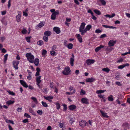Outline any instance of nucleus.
Masks as SVG:
<instances>
[{"mask_svg": "<svg viewBox=\"0 0 130 130\" xmlns=\"http://www.w3.org/2000/svg\"><path fill=\"white\" fill-rule=\"evenodd\" d=\"M102 32V31L100 30L99 29H98L95 30V32L97 33H100Z\"/></svg>", "mask_w": 130, "mask_h": 130, "instance_id": "55", "label": "nucleus"}, {"mask_svg": "<svg viewBox=\"0 0 130 130\" xmlns=\"http://www.w3.org/2000/svg\"><path fill=\"white\" fill-rule=\"evenodd\" d=\"M37 43L38 45H40V46H41L43 44V41L41 40H40L39 41H38L37 42Z\"/></svg>", "mask_w": 130, "mask_h": 130, "instance_id": "37", "label": "nucleus"}, {"mask_svg": "<svg viewBox=\"0 0 130 130\" xmlns=\"http://www.w3.org/2000/svg\"><path fill=\"white\" fill-rule=\"evenodd\" d=\"M21 15L18 14V15L16 16L17 21L18 22H19L21 21L20 19Z\"/></svg>", "mask_w": 130, "mask_h": 130, "instance_id": "24", "label": "nucleus"}, {"mask_svg": "<svg viewBox=\"0 0 130 130\" xmlns=\"http://www.w3.org/2000/svg\"><path fill=\"white\" fill-rule=\"evenodd\" d=\"M85 25V23L84 22L81 23V25L79 29V31H81V30L84 29Z\"/></svg>", "mask_w": 130, "mask_h": 130, "instance_id": "15", "label": "nucleus"}, {"mask_svg": "<svg viewBox=\"0 0 130 130\" xmlns=\"http://www.w3.org/2000/svg\"><path fill=\"white\" fill-rule=\"evenodd\" d=\"M94 11L95 13L98 15H100L101 14V13L98 10L96 9L94 10Z\"/></svg>", "mask_w": 130, "mask_h": 130, "instance_id": "35", "label": "nucleus"}, {"mask_svg": "<svg viewBox=\"0 0 130 130\" xmlns=\"http://www.w3.org/2000/svg\"><path fill=\"white\" fill-rule=\"evenodd\" d=\"M56 106L57 109H59L60 108V104L57 102L55 104Z\"/></svg>", "mask_w": 130, "mask_h": 130, "instance_id": "43", "label": "nucleus"}, {"mask_svg": "<svg viewBox=\"0 0 130 130\" xmlns=\"http://www.w3.org/2000/svg\"><path fill=\"white\" fill-rule=\"evenodd\" d=\"M103 71L108 73L110 71V69L108 68H104L102 69Z\"/></svg>", "mask_w": 130, "mask_h": 130, "instance_id": "30", "label": "nucleus"}, {"mask_svg": "<svg viewBox=\"0 0 130 130\" xmlns=\"http://www.w3.org/2000/svg\"><path fill=\"white\" fill-rule=\"evenodd\" d=\"M72 57L70 58V63L71 66H72L74 65V56L73 54H72Z\"/></svg>", "mask_w": 130, "mask_h": 130, "instance_id": "5", "label": "nucleus"}, {"mask_svg": "<svg viewBox=\"0 0 130 130\" xmlns=\"http://www.w3.org/2000/svg\"><path fill=\"white\" fill-rule=\"evenodd\" d=\"M63 124L62 123H60L59 124V126L60 128H62L63 127Z\"/></svg>", "mask_w": 130, "mask_h": 130, "instance_id": "62", "label": "nucleus"}, {"mask_svg": "<svg viewBox=\"0 0 130 130\" xmlns=\"http://www.w3.org/2000/svg\"><path fill=\"white\" fill-rule=\"evenodd\" d=\"M117 41L113 40H110L109 42L108 43V45L110 46H113L114 45V44Z\"/></svg>", "mask_w": 130, "mask_h": 130, "instance_id": "3", "label": "nucleus"}, {"mask_svg": "<svg viewBox=\"0 0 130 130\" xmlns=\"http://www.w3.org/2000/svg\"><path fill=\"white\" fill-rule=\"evenodd\" d=\"M105 91H106V90H98L96 91V93L98 94L100 93H103Z\"/></svg>", "mask_w": 130, "mask_h": 130, "instance_id": "33", "label": "nucleus"}, {"mask_svg": "<svg viewBox=\"0 0 130 130\" xmlns=\"http://www.w3.org/2000/svg\"><path fill=\"white\" fill-rule=\"evenodd\" d=\"M79 125L82 127H84L86 125V122L85 121L81 120L79 122Z\"/></svg>", "mask_w": 130, "mask_h": 130, "instance_id": "10", "label": "nucleus"}, {"mask_svg": "<svg viewBox=\"0 0 130 130\" xmlns=\"http://www.w3.org/2000/svg\"><path fill=\"white\" fill-rule=\"evenodd\" d=\"M22 122L24 123H26L27 122H28V119H26L23 120Z\"/></svg>", "mask_w": 130, "mask_h": 130, "instance_id": "57", "label": "nucleus"}, {"mask_svg": "<svg viewBox=\"0 0 130 130\" xmlns=\"http://www.w3.org/2000/svg\"><path fill=\"white\" fill-rule=\"evenodd\" d=\"M20 82L21 84L24 87L27 88L28 86L26 83L23 80H20Z\"/></svg>", "mask_w": 130, "mask_h": 130, "instance_id": "9", "label": "nucleus"}, {"mask_svg": "<svg viewBox=\"0 0 130 130\" xmlns=\"http://www.w3.org/2000/svg\"><path fill=\"white\" fill-rule=\"evenodd\" d=\"M70 71L69 67H67L65 68L64 70L63 71L62 73L65 75H68L69 74Z\"/></svg>", "mask_w": 130, "mask_h": 130, "instance_id": "2", "label": "nucleus"}, {"mask_svg": "<svg viewBox=\"0 0 130 130\" xmlns=\"http://www.w3.org/2000/svg\"><path fill=\"white\" fill-rule=\"evenodd\" d=\"M123 126L124 127L127 128H128L129 127V125L128 123H125L123 124Z\"/></svg>", "mask_w": 130, "mask_h": 130, "instance_id": "26", "label": "nucleus"}, {"mask_svg": "<svg viewBox=\"0 0 130 130\" xmlns=\"http://www.w3.org/2000/svg\"><path fill=\"white\" fill-rule=\"evenodd\" d=\"M7 92H8L9 94L10 95H15V93L12 91H8Z\"/></svg>", "mask_w": 130, "mask_h": 130, "instance_id": "49", "label": "nucleus"}, {"mask_svg": "<svg viewBox=\"0 0 130 130\" xmlns=\"http://www.w3.org/2000/svg\"><path fill=\"white\" fill-rule=\"evenodd\" d=\"M51 32L50 31H45L44 33L45 36H50L51 35Z\"/></svg>", "mask_w": 130, "mask_h": 130, "instance_id": "17", "label": "nucleus"}, {"mask_svg": "<svg viewBox=\"0 0 130 130\" xmlns=\"http://www.w3.org/2000/svg\"><path fill=\"white\" fill-rule=\"evenodd\" d=\"M63 110L64 111H65L67 109V105L65 104H63Z\"/></svg>", "mask_w": 130, "mask_h": 130, "instance_id": "44", "label": "nucleus"}, {"mask_svg": "<svg viewBox=\"0 0 130 130\" xmlns=\"http://www.w3.org/2000/svg\"><path fill=\"white\" fill-rule=\"evenodd\" d=\"M116 85H117L119 86H122V84H121L119 82H116Z\"/></svg>", "mask_w": 130, "mask_h": 130, "instance_id": "56", "label": "nucleus"}, {"mask_svg": "<svg viewBox=\"0 0 130 130\" xmlns=\"http://www.w3.org/2000/svg\"><path fill=\"white\" fill-rule=\"evenodd\" d=\"M87 30V29L85 28V29H83L81 30V31H79L80 32H81V35H84V34L86 33V31Z\"/></svg>", "mask_w": 130, "mask_h": 130, "instance_id": "25", "label": "nucleus"}, {"mask_svg": "<svg viewBox=\"0 0 130 130\" xmlns=\"http://www.w3.org/2000/svg\"><path fill=\"white\" fill-rule=\"evenodd\" d=\"M41 103L42 105L43 106L46 107H48V105L46 103L42 101L41 102Z\"/></svg>", "mask_w": 130, "mask_h": 130, "instance_id": "41", "label": "nucleus"}, {"mask_svg": "<svg viewBox=\"0 0 130 130\" xmlns=\"http://www.w3.org/2000/svg\"><path fill=\"white\" fill-rule=\"evenodd\" d=\"M56 18V15L54 13H53L51 15V19L53 20L55 19Z\"/></svg>", "mask_w": 130, "mask_h": 130, "instance_id": "34", "label": "nucleus"}, {"mask_svg": "<svg viewBox=\"0 0 130 130\" xmlns=\"http://www.w3.org/2000/svg\"><path fill=\"white\" fill-rule=\"evenodd\" d=\"M14 101H11V100H10L8 101H7L6 102V104H8V105L13 104Z\"/></svg>", "mask_w": 130, "mask_h": 130, "instance_id": "31", "label": "nucleus"}, {"mask_svg": "<svg viewBox=\"0 0 130 130\" xmlns=\"http://www.w3.org/2000/svg\"><path fill=\"white\" fill-rule=\"evenodd\" d=\"M47 53V51L46 50H43L42 51V55L43 56L45 55Z\"/></svg>", "mask_w": 130, "mask_h": 130, "instance_id": "47", "label": "nucleus"}, {"mask_svg": "<svg viewBox=\"0 0 130 130\" xmlns=\"http://www.w3.org/2000/svg\"><path fill=\"white\" fill-rule=\"evenodd\" d=\"M24 116L25 117H26L27 118H30L31 117V116L28 115V113H25L24 114Z\"/></svg>", "mask_w": 130, "mask_h": 130, "instance_id": "53", "label": "nucleus"}, {"mask_svg": "<svg viewBox=\"0 0 130 130\" xmlns=\"http://www.w3.org/2000/svg\"><path fill=\"white\" fill-rule=\"evenodd\" d=\"M8 55V54H6L4 56V62H5L7 60Z\"/></svg>", "mask_w": 130, "mask_h": 130, "instance_id": "51", "label": "nucleus"}, {"mask_svg": "<svg viewBox=\"0 0 130 130\" xmlns=\"http://www.w3.org/2000/svg\"><path fill=\"white\" fill-rule=\"evenodd\" d=\"M97 2L98 4H99L100 3H101L103 5H105L106 3L104 0H97Z\"/></svg>", "mask_w": 130, "mask_h": 130, "instance_id": "13", "label": "nucleus"}, {"mask_svg": "<svg viewBox=\"0 0 130 130\" xmlns=\"http://www.w3.org/2000/svg\"><path fill=\"white\" fill-rule=\"evenodd\" d=\"M43 97L45 99L48 101L50 102H52V100L51 99H53V96H48L47 97L44 96Z\"/></svg>", "mask_w": 130, "mask_h": 130, "instance_id": "12", "label": "nucleus"}, {"mask_svg": "<svg viewBox=\"0 0 130 130\" xmlns=\"http://www.w3.org/2000/svg\"><path fill=\"white\" fill-rule=\"evenodd\" d=\"M77 38L79 41L81 43L82 42V39L81 37V36L79 34H77Z\"/></svg>", "mask_w": 130, "mask_h": 130, "instance_id": "18", "label": "nucleus"}, {"mask_svg": "<svg viewBox=\"0 0 130 130\" xmlns=\"http://www.w3.org/2000/svg\"><path fill=\"white\" fill-rule=\"evenodd\" d=\"M123 59L122 58H121L117 61V63H119L120 62H122L123 61Z\"/></svg>", "mask_w": 130, "mask_h": 130, "instance_id": "59", "label": "nucleus"}, {"mask_svg": "<svg viewBox=\"0 0 130 130\" xmlns=\"http://www.w3.org/2000/svg\"><path fill=\"white\" fill-rule=\"evenodd\" d=\"M103 47H104V46L100 45L98 47L95 48V51L96 52H97Z\"/></svg>", "mask_w": 130, "mask_h": 130, "instance_id": "19", "label": "nucleus"}, {"mask_svg": "<svg viewBox=\"0 0 130 130\" xmlns=\"http://www.w3.org/2000/svg\"><path fill=\"white\" fill-rule=\"evenodd\" d=\"M39 63V60L38 58H36L35 60L34 64L36 66H38Z\"/></svg>", "mask_w": 130, "mask_h": 130, "instance_id": "22", "label": "nucleus"}, {"mask_svg": "<svg viewBox=\"0 0 130 130\" xmlns=\"http://www.w3.org/2000/svg\"><path fill=\"white\" fill-rule=\"evenodd\" d=\"M27 30L25 29H23L22 31V32L23 34H25L27 33Z\"/></svg>", "mask_w": 130, "mask_h": 130, "instance_id": "54", "label": "nucleus"}, {"mask_svg": "<svg viewBox=\"0 0 130 130\" xmlns=\"http://www.w3.org/2000/svg\"><path fill=\"white\" fill-rule=\"evenodd\" d=\"M103 48H104L105 50L109 52H110L113 49V48H111V46H104V47H103Z\"/></svg>", "mask_w": 130, "mask_h": 130, "instance_id": "4", "label": "nucleus"}, {"mask_svg": "<svg viewBox=\"0 0 130 130\" xmlns=\"http://www.w3.org/2000/svg\"><path fill=\"white\" fill-rule=\"evenodd\" d=\"M129 64L128 63H126L125 64L121 65L118 67V68L120 69H122L126 66H128Z\"/></svg>", "mask_w": 130, "mask_h": 130, "instance_id": "14", "label": "nucleus"}, {"mask_svg": "<svg viewBox=\"0 0 130 130\" xmlns=\"http://www.w3.org/2000/svg\"><path fill=\"white\" fill-rule=\"evenodd\" d=\"M108 100L109 101H112L113 100V96L111 95L108 97Z\"/></svg>", "mask_w": 130, "mask_h": 130, "instance_id": "29", "label": "nucleus"}, {"mask_svg": "<svg viewBox=\"0 0 130 130\" xmlns=\"http://www.w3.org/2000/svg\"><path fill=\"white\" fill-rule=\"evenodd\" d=\"M95 61L94 60L88 59L86 60V63L88 65H90L93 63Z\"/></svg>", "mask_w": 130, "mask_h": 130, "instance_id": "8", "label": "nucleus"}, {"mask_svg": "<svg viewBox=\"0 0 130 130\" xmlns=\"http://www.w3.org/2000/svg\"><path fill=\"white\" fill-rule=\"evenodd\" d=\"M53 30L57 34L60 33L61 31L59 28L57 27H54L53 28Z\"/></svg>", "mask_w": 130, "mask_h": 130, "instance_id": "7", "label": "nucleus"}, {"mask_svg": "<svg viewBox=\"0 0 130 130\" xmlns=\"http://www.w3.org/2000/svg\"><path fill=\"white\" fill-rule=\"evenodd\" d=\"M100 111L102 116L104 117L107 118H108L109 117V116L107 115V113H105L104 112H103L102 110H100Z\"/></svg>", "mask_w": 130, "mask_h": 130, "instance_id": "20", "label": "nucleus"}, {"mask_svg": "<svg viewBox=\"0 0 130 130\" xmlns=\"http://www.w3.org/2000/svg\"><path fill=\"white\" fill-rule=\"evenodd\" d=\"M31 38V37H26V39L27 42H30V39Z\"/></svg>", "mask_w": 130, "mask_h": 130, "instance_id": "46", "label": "nucleus"}, {"mask_svg": "<svg viewBox=\"0 0 130 130\" xmlns=\"http://www.w3.org/2000/svg\"><path fill=\"white\" fill-rule=\"evenodd\" d=\"M106 36V35L105 34H104L102 35L100 37V38H103Z\"/></svg>", "mask_w": 130, "mask_h": 130, "instance_id": "60", "label": "nucleus"}, {"mask_svg": "<svg viewBox=\"0 0 130 130\" xmlns=\"http://www.w3.org/2000/svg\"><path fill=\"white\" fill-rule=\"evenodd\" d=\"M37 113L38 115H41L42 114L43 112L42 110H38L37 111Z\"/></svg>", "mask_w": 130, "mask_h": 130, "instance_id": "50", "label": "nucleus"}, {"mask_svg": "<svg viewBox=\"0 0 130 130\" xmlns=\"http://www.w3.org/2000/svg\"><path fill=\"white\" fill-rule=\"evenodd\" d=\"M88 12L89 13H90L92 15H93V12L91 10H90V9L88 11Z\"/></svg>", "mask_w": 130, "mask_h": 130, "instance_id": "61", "label": "nucleus"}, {"mask_svg": "<svg viewBox=\"0 0 130 130\" xmlns=\"http://www.w3.org/2000/svg\"><path fill=\"white\" fill-rule=\"evenodd\" d=\"M31 72H29L28 76H27V78L29 80H30L31 79Z\"/></svg>", "mask_w": 130, "mask_h": 130, "instance_id": "32", "label": "nucleus"}, {"mask_svg": "<svg viewBox=\"0 0 130 130\" xmlns=\"http://www.w3.org/2000/svg\"><path fill=\"white\" fill-rule=\"evenodd\" d=\"M69 89L70 91L71 92V93H74L75 92V90L74 89H73L71 87H69Z\"/></svg>", "mask_w": 130, "mask_h": 130, "instance_id": "45", "label": "nucleus"}, {"mask_svg": "<svg viewBox=\"0 0 130 130\" xmlns=\"http://www.w3.org/2000/svg\"><path fill=\"white\" fill-rule=\"evenodd\" d=\"M50 54L53 56H55L56 55V53L53 51H51Z\"/></svg>", "mask_w": 130, "mask_h": 130, "instance_id": "36", "label": "nucleus"}, {"mask_svg": "<svg viewBox=\"0 0 130 130\" xmlns=\"http://www.w3.org/2000/svg\"><path fill=\"white\" fill-rule=\"evenodd\" d=\"M64 45L67 46L68 48L69 49H71L72 48L73 46V44L72 43H69L68 45L64 44Z\"/></svg>", "mask_w": 130, "mask_h": 130, "instance_id": "21", "label": "nucleus"}, {"mask_svg": "<svg viewBox=\"0 0 130 130\" xmlns=\"http://www.w3.org/2000/svg\"><path fill=\"white\" fill-rule=\"evenodd\" d=\"M41 78V76H38L36 78V82H37L39 83H40L41 82V80L40 79Z\"/></svg>", "mask_w": 130, "mask_h": 130, "instance_id": "28", "label": "nucleus"}, {"mask_svg": "<svg viewBox=\"0 0 130 130\" xmlns=\"http://www.w3.org/2000/svg\"><path fill=\"white\" fill-rule=\"evenodd\" d=\"M81 101L83 103L88 104H89L88 99L86 98H83L81 99Z\"/></svg>", "mask_w": 130, "mask_h": 130, "instance_id": "6", "label": "nucleus"}, {"mask_svg": "<svg viewBox=\"0 0 130 130\" xmlns=\"http://www.w3.org/2000/svg\"><path fill=\"white\" fill-rule=\"evenodd\" d=\"M19 61H13V65L17 66H18V65L19 63Z\"/></svg>", "mask_w": 130, "mask_h": 130, "instance_id": "38", "label": "nucleus"}, {"mask_svg": "<svg viewBox=\"0 0 130 130\" xmlns=\"http://www.w3.org/2000/svg\"><path fill=\"white\" fill-rule=\"evenodd\" d=\"M86 93L85 91L83 90L82 89L81 90V91L80 92V94L81 95H83L85 94Z\"/></svg>", "mask_w": 130, "mask_h": 130, "instance_id": "48", "label": "nucleus"}, {"mask_svg": "<svg viewBox=\"0 0 130 130\" xmlns=\"http://www.w3.org/2000/svg\"><path fill=\"white\" fill-rule=\"evenodd\" d=\"M69 109L70 110H72L74 109H75L76 108V106L74 105H72L69 106Z\"/></svg>", "mask_w": 130, "mask_h": 130, "instance_id": "16", "label": "nucleus"}, {"mask_svg": "<svg viewBox=\"0 0 130 130\" xmlns=\"http://www.w3.org/2000/svg\"><path fill=\"white\" fill-rule=\"evenodd\" d=\"M44 22H41L39 23L38 25L37 26L39 28H41L44 26Z\"/></svg>", "mask_w": 130, "mask_h": 130, "instance_id": "23", "label": "nucleus"}, {"mask_svg": "<svg viewBox=\"0 0 130 130\" xmlns=\"http://www.w3.org/2000/svg\"><path fill=\"white\" fill-rule=\"evenodd\" d=\"M26 56L27 58V60L30 63H34V57L31 53H29L26 54Z\"/></svg>", "mask_w": 130, "mask_h": 130, "instance_id": "1", "label": "nucleus"}, {"mask_svg": "<svg viewBox=\"0 0 130 130\" xmlns=\"http://www.w3.org/2000/svg\"><path fill=\"white\" fill-rule=\"evenodd\" d=\"M53 84L54 83L53 82L50 83V86L51 88H54L53 87Z\"/></svg>", "mask_w": 130, "mask_h": 130, "instance_id": "58", "label": "nucleus"}, {"mask_svg": "<svg viewBox=\"0 0 130 130\" xmlns=\"http://www.w3.org/2000/svg\"><path fill=\"white\" fill-rule=\"evenodd\" d=\"M31 99L36 103H37V99L35 98L34 97H32Z\"/></svg>", "mask_w": 130, "mask_h": 130, "instance_id": "52", "label": "nucleus"}, {"mask_svg": "<svg viewBox=\"0 0 130 130\" xmlns=\"http://www.w3.org/2000/svg\"><path fill=\"white\" fill-rule=\"evenodd\" d=\"M1 50L2 52L3 53H5L6 52V51L5 48H3Z\"/></svg>", "mask_w": 130, "mask_h": 130, "instance_id": "64", "label": "nucleus"}, {"mask_svg": "<svg viewBox=\"0 0 130 130\" xmlns=\"http://www.w3.org/2000/svg\"><path fill=\"white\" fill-rule=\"evenodd\" d=\"M91 26L90 25H89L86 26L85 28L87 30H89L91 28Z\"/></svg>", "mask_w": 130, "mask_h": 130, "instance_id": "39", "label": "nucleus"}, {"mask_svg": "<svg viewBox=\"0 0 130 130\" xmlns=\"http://www.w3.org/2000/svg\"><path fill=\"white\" fill-rule=\"evenodd\" d=\"M43 39L44 41L47 42L48 39V37L46 36H44L43 37Z\"/></svg>", "mask_w": 130, "mask_h": 130, "instance_id": "40", "label": "nucleus"}, {"mask_svg": "<svg viewBox=\"0 0 130 130\" xmlns=\"http://www.w3.org/2000/svg\"><path fill=\"white\" fill-rule=\"evenodd\" d=\"M95 80V78L93 77H91V78H87L86 81L87 82L91 83L94 81Z\"/></svg>", "mask_w": 130, "mask_h": 130, "instance_id": "11", "label": "nucleus"}, {"mask_svg": "<svg viewBox=\"0 0 130 130\" xmlns=\"http://www.w3.org/2000/svg\"><path fill=\"white\" fill-rule=\"evenodd\" d=\"M29 112L30 113H31L32 115L35 116L36 114L35 112H34L33 109H32L31 108H30L29 110Z\"/></svg>", "mask_w": 130, "mask_h": 130, "instance_id": "27", "label": "nucleus"}, {"mask_svg": "<svg viewBox=\"0 0 130 130\" xmlns=\"http://www.w3.org/2000/svg\"><path fill=\"white\" fill-rule=\"evenodd\" d=\"M53 13H54L56 15H58L59 14L58 10H56V11H55V12Z\"/></svg>", "mask_w": 130, "mask_h": 130, "instance_id": "63", "label": "nucleus"}, {"mask_svg": "<svg viewBox=\"0 0 130 130\" xmlns=\"http://www.w3.org/2000/svg\"><path fill=\"white\" fill-rule=\"evenodd\" d=\"M6 122L7 123H11L12 124H14V122L13 121H12L10 120H8L6 119Z\"/></svg>", "mask_w": 130, "mask_h": 130, "instance_id": "42", "label": "nucleus"}]
</instances>
